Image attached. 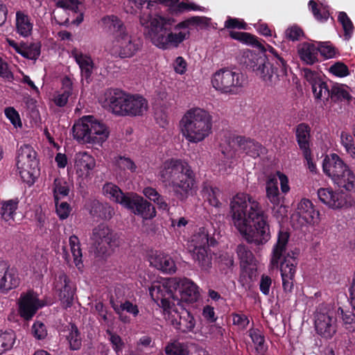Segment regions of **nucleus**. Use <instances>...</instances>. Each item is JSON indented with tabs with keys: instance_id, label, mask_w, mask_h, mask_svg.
I'll return each mask as SVG.
<instances>
[{
	"instance_id": "42",
	"label": "nucleus",
	"mask_w": 355,
	"mask_h": 355,
	"mask_svg": "<svg viewBox=\"0 0 355 355\" xmlns=\"http://www.w3.org/2000/svg\"><path fill=\"white\" fill-rule=\"evenodd\" d=\"M69 245L72 256L73 257V262L78 269H80L83 266V252L80 248V242L79 239L75 234L71 235L69 239Z\"/></svg>"
},
{
	"instance_id": "56",
	"label": "nucleus",
	"mask_w": 355,
	"mask_h": 355,
	"mask_svg": "<svg viewBox=\"0 0 355 355\" xmlns=\"http://www.w3.org/2000/svg\"><path fill=\"white\" fill-rule=\"evenodd\" d=\"M219 269L222 273L227 275L229 272H232L234 261L232 254L229 253L222 254L219 257Z\"/></svg>"
},
{
	"instance_id": "40",
	"label": "nucleus",
	"mask_w": 355,
	"mask_h": 355,
	"mask_svg": "<svg viewBox=\"0 0 355 355\" xmlns=\"http://www.w3.org/2000/svg\"><path fill=\"white\" fill-rule=\"evenodd\" d=\"M266 198L273 205L278 206L280 204L278 182L275 178H270L266 184Z\"/></svg>"
},
{
	"instance_id": "47",
	"label": "nucleus",
	"mask_w": 355,
	"mask_h": 355,
	"mask_svg": "<svg viewBox=\"0 0 355 355\" xmlns=\"http://www.w3.org/2000/svg\"><path fill=\"white\" fill-rule=\"evenodd\" d=\"M69 191V184L63 178H57L54 180L53 184L54 201H59L61 198L67 196Z\"/></svg>"
},
{
	"instance_id": "55",
	"label": "nucleus",
	"mask_w": 355,
	"mask_h": 355,
	"mask_svg": "<svg viewBox=\"0 0 355 355\" xmlns=\"http://www.w3.org/2000/svg\"><path fill=\"white\" fill-rule=\"evenodd\" d=\"M337 313L341 315L345 328L350 331H355V314L349 311H344L341 307L338 309Z\"/></svg>"
},
{
	"instance_id": "54",
	"label": "nucleus",
	"mask_w": 355,
	"mask_h": 355,
	"mask_svg": "<svg viewBox=\"0 0 355 355\" xmlns=\"http://www.w3.org/2000/svg\"><path fill=\"white\" fill-rule=\"evenodd\" d=\"M340 140L347 153L355 158V144L353 136L349 132L343 131L340 134Z\"/></svg>"
},
{
	"instance_id": "3",
	"label": "nucleus",
	"mask_w": 355,
	"mask_h": 355,
	"mask_svg": "<svg viewBox=\"0 0 355 355\" xmlns=\"http://www.w3.org/2000/svg\"><path fill=\"white\" fill-rule=\"evenodd\" d=\"M159 180L172 188L174 197L184 202L196 187V173L189 164L182 159L170 158L160 166Z\"/></svg>"
},
{
	"instance_id": "2",
	"label": "nucleus",
	"mask_w": 355,
	"mask_h": 355,
	"mask_svg": "<svg viewBox=\"0 0 355 355\" xmlns=\"http://www.w3.org/2000/svg\"><path fill=\"white\" fill-rule=\"evenodd\" d=\"M203 17L196 16L176 23L170 17L159 15H148L147 19L140 17L142 26L148 28V35L153 43L162 49L177 48L190 37L189 26L200 24Z\"/></svg>"
},
{
	"instance_id": "28",
	"label": "nucleus",
	"mask_w": 355,
	"mask_h": 355,
	"mask_svg": "<svg viewBox=\"0 0 355 355\" xmlns=\"http://www.w3.org/2000/svg\"><path fill=\"white\" fill-rule=\"evenodd\" d=\"M102 193L106 198L111 201L121 205L125 207L126 202L131 193H125L115 184L112 182H106L102 188Z\"/></svg>"
},
{
	"instance_id": "63",
	"label": "nucleus",
	"mask_w": 355,
	"mask_h": 355,
	"mask_svg": "<svg viewBox=\"0 0 355 355\" xmlns=\"http://www.w3.org/2000/svg\"><path fill=\"white\" fill-rule=\"evenodd\" d=\"M33 336L37 340H42L47 336L45 324L40 321L33 323L31 329Z\"/></svg>"
},
{
	"instance_id": "34",
	"label": "nucleus",
	"mask_w": 355,
	"mask_h": 355,
	"mask_svg": "<svg viewBox=\"0 0 355 355\" xmlns=\"http://www.w3.org/2000/svg\"><path fill=\"white\" fill-rule=\"evenodd\" d=\"M55 5L58 8L70 10L78 14L73 20V24L78 25L83 22L84 19L83 4L79 0H57Z\"/></svg>"
},
{
	"instance_id": "45",
	"label": "nucleus",
	"mask_w": 355,
	"mask_h": 355,
	"mask_svg": "<svg viewBox=\"0 0 355 355\" xmlns=\"http://www.w3.org/2000/svg\"><path fill=\"white\" fill-rule=\"evenodd\" d=\"M94 214L103 220H109L114 215V209L109 203L96 202L92 207Z\"/></svg>"
},
{
	"instance_id": "36",
	"label": "nucleus",
	"mask_w": 355,
	"mask_h": 355,
	"mask_svg": "<svg viewBox=\"0 0 355 355\" xmlns=\"http://www.w3.org/2000/svg\"><path fill=\"white\" fill-rule=\"evenodd\" d=\"M191 242L193 249L209 248L216 244V240L214 237H210L205 229L194 234Z\"/></svg>"
},
{
	"instance_id": "16",
	"label": "nucleus",
	"mask_w": 355,
	"mask_h": 355,
	"mask_svg": "<svg viewBox=\"0 0 355 355\" xmlns=\"http://www.w3.org/2000/svg\"><path fill=\"white\" fill-rule=\"evenodd\" d=\"M124 207L144 220H150L156 216L154 205L136 193H131Z\"/></svg>"
},
{
	"instance_id": "6",
	"label": "nucleus",
	"mask_w": 355,
	"mask_h": 355,
	"mask_svg": "<svg viewBox=\"0 0 355 355\" xmlns=\"http://www.w3.org/2000/svg\"><path fill=\"white\" fill-rule=\"evenodd\" d=\"M260 51L244 50L239 59L241 64L248 71H252L266 85L272 87H282L285 67L277 70L268 64V58L266 54L265 46L259 48Z\"/></svg>"
},
{
	"instance_id": "48",
	"label": "nucleus",
	"mask_w": 355,
	"mask_h": 355,
	"mask_svg": "<svg viewBox=\"0 0 355 355\" xmlns=\"http://www.w3.org/2000/svg\"><path fill=\"white\" fill-rule=\"evenodd\" d=\"M249 336L255 345V349L258 353L265 352L268 347L265 345V336L263 332L256 328H251L249 331Z\"/></svg>"
},
{
	"instance_id": "62",
	"label": "nucleus",
	"mask_w": 355,
	"mask_h": 355,
	"mask_svg": "<svg viewBox=\"0 0 355 355\" xmlns=\"http://www.w3.org/2000/svg\"><path fill=\"white\" fill-rule=\"evenodd\" d=\"M55 205V211L60 220L67 219L71 211V207L67 202H59V201H54Z\"/></svg>"
},
{
	"instance_id": "5",
	"label": "nucleus",
	"mask_w": 355,
	"mask_h": 355,
	"mask_svg": "<svg viewBox=\"0 0 355 355\" xmlns=\"http://www.w3.org/2000/svg\"><path fill=\"white\" fill-rule=\"evenodd\" d=\"M289 238L290 234L288 232L279 231L277 240L273 245L270 258L272 268H279L282 288L286 293L293 292L298 264L297 258L300 255V250L297 248L286 253Z\"/></svg>"
},
{
	"instance_id": "4",
	"label": "nucleus",
	"mask_w": 355,
	"mask_h": 355,
	"mask_svg": "<svg viewBox=\"0 0 355 355\" xmlns=\"http://www.w3.org/2000/svg\"><path fill=\"white\" fill-rule=\"evenodd\" d=\"M152 299L164 311H177L175 305L181 302H196L199 297L198 286L189 279L182 281L181 286L174 279H169L164 284L153 285L150 288Z\"/></svg>"
},
{
	"instance_id": "32",
	"label": "nucleus",
	"mask_w": 355,
	"mask_h": 355,
	"mask_svg": "<svg viewBox=\"0 0 355 355\" xmlns=\"http://www.w3.org/2000/svg\"><path fill=\"white\" fill-rule=\"evenodd\" d=\"M73 83L71 79L66 76L62 79L60 92L54 97V103L58 107H64L67 105L69 96L72 94Z\"/></svg>"
},
{
	"instance_id": "8",
	"label": "nucleus",
	"mask_w": 355,
	"mask_h": 355,
	"mask_svg": "<svg viewBox=\"0 0 355 355\" xmlns=\"http://www.w3.org/2000/svg\"><path fill=\"white\" fill-rule=\"evenodd\" d=\"M109 28L112 33V54L121 58L134 56L142 47V40L136 36L129 35L121 19L116 16L108 17Z\"/></svg>"
},
{
	"instance_id": "20",
	"label": "nucleus",
	"mask_w": 355,
	"mask_h": 355,
	"mask_svg": "<svg viewBox=\"0 0 355 355\" xmlns=\"http://www.w3.org/2000/svg\"><path fill=\"white\" fill-rule=\"evenodd\" d=\"M334 191L331 188H320L318 190L319 200L332 209H339L347 204V200L345 193Z\"/></svg>"
},
{
	"instance_id": "60",
	"label": "nucleus",
	"mask_w": 355,
	"mask_h": 355,
	"mask_svg": "<svg viewBox=\"0 0 355 355\" xmlns=\"http://www.w3.org/2000/svg\"><path fill=\"white\" fill-rule=\"evenodd\" d=\"M115 164L121 170H130L132 172L135 171L137 166L135 162L129 157L119 156L116 158Z\"/></svg>"
},
{
	"instance_id": "49",
	"label": "nucleus",
	"mask_w": 355,
	"mask_h": 355,
	"mask_svg": "<svg viewBox=\"0 0 355 355\" xmlns=\"http://www.w3.org/2000/svg\"><path fill=\"white\" fill-rule=\"evenodd\" d=\"M15 339V334L12 330L6 331L0 334V355L12 348Z\"/></svg>"
},
{
	"instance_id": "31",
	"label": "nucleus",
	"mask_w": 355,
	"mask_h": 355,
	"mask_svg": "<svg viewBox=\"0 0 355 355\" xmlns=\"http://www.w3.org/2000/svg\"><path fill=\"white\" fill-rule=\"evenodd\" d=\"M320 49L316 44L304 42L298 48V54L300 59L307 64L312 65L318 62Z\"/></svg>"
},
{
	"instance_id": "58",
	"label": "nucleus",
	"mask_w": 355,
	"mask_h": 355,
	"mask_svg": "<svg viewBox=\"0 0 355 355\" xmlns=\"http://www.w3.org/2000/svg\"><path fill=\"white\" fill-rule=\"evenodd\" d=\"M106 334L109 336V340L112 345V349L117 355H119V354L122 352L125 345L122 338L120 337V336L116 333H114L109 329L106 330Z\"/></svg>"
},
{
	"instance_id": "44",
	"label": "nucleus",
	"mask_w": 355,
	"mask_h": 355,
	"mask_svg": "<svg viewBox=\"0 0 355 355\" xmlns=\"http://www.w3.org/2000/svg\"><path fill=\"white\" fill-rule=\"evenodd\" d=\"M166 355H189L188 345L175 340L168 342L164 347Z\"/></svg>"
},
{
	"instance_id": "59",
	"label": "nucleus",
	"mask_w": 355,
	"mask_h": 355,
	"mask_svg": "<svg viewBox=\"0 0 355 355\" xmlns=\"http://www.w3.org/2000/svg\"><path fill=\"white\" fill-rule=\"evenodd\" d=\"M317 48L320 49L319 54L325 59L333 58L336 55V49L329 42H318Z\"/></svg>"
},
{
	"instance_id": "29",
	"label": "nucleus",
	"mask_w": 355,
	"mask_h": 355,
	"mask_svg": "<svg viewBox=\"0 0 355 355\" xmlns=\"http://www.w3.org/2000/svg\"><path fill=\"white\" fill-rule=\"evenodd\" d=\"M127 116H141L148 110V101L139 95H128Z\"/></svg>"
},
{
	"instance_id": "17",
	"label": "nucleus",
	"mask_w": 355,
	"mask_h": 355,
	"mask_svg": "<svg viewBox=\"0 0 355 355\" xmlns=\"http://www.w3.org/2000/svg\"><path fill=\"white\" fill-rule=\"evenodd\" d=\"M54 285L59 300L64 308L71 307L73 302L76 288L69 277L64 272H60L55 279Z\"/></svg>"
},
{
	"instance_id": "30",
	"label": "nucleus",
	"mask_w": 355,
	"mask_h": 355,
	"mask_svg": "<svg viewBox=\"0 0 355 355\" xmlns=\"http://www.w3.org/2000/svg\"><path fill=\"white\" fill-rule=\"evenodd\" d=\"M96 166L94 158L86 152L76 155L75 159V168L80 175H88L89 172Z\"/></svg>"
},
{
	"instance_id": "39",
	"label": "nucleus",
	"mask_w": 355,
	"mask_h": 355,
	"mask_svg": "<svg viewBox=\"0 0 355 355\" xmlns=\"http://www.w3.org/2000/svg\"><path fill=\"white\" fill-rule=\"evenodd\" d=\"M66 328L69 331L66 338L69 344L70 349L73 351L80 349L82 346V338L77 326L74 323H70Z\"/></svg>"
},
{
	"instance_id": "57",
	"label": "nucleus",
	"mask_w": 355,
	"mask_h": 355,
	"mask_svg": "<svg viewBox=\"0 0 355 355\" xmlns=\"http://www.w3.org/2000/svg\"><path fill=\"white\" fill-rule=\"evenodd\" d=\"M41 53V44L40 43H30L25 42L24 55V58L28 60H36Z\"/></svg>"
},
{
	"instance_id": "24",
	"label": "nucleus",
	"mask_w": 355,
	"mask_h": 355,
	"mask_svg": "<svg viewBox=\"0 0 355 355\" xmlns=\"http://www.w3.org/2000/svg\"><path fill=\"white\" fill-rule=\"evenodd\" d=\"M33 21L31 16L23 10L15 14V31L20 37H28L32 34Z\"/></svg>"
},
{
	"instance_id": "14",
	"label": "nucleus",
	"mask_w": 355,
	"mask_h": 355,
	"mask_svg": "<svg viewBox=\"0 0 355 355\" xmlns=\"http://www.w3.org/2000/svg\"><path fill=\"white\" fill-rule=\"evenodd\" d=\"M36 155L35 150L28 144H24L17 150L16 165L21 178L27 183L30 180H25L26 175H33L35 170L38 168Z\"/></svg>"
},
{
	"instance_id": "46",
	"label": "nucleus",
	"mask_w": 355,
	"mask_h": 355,
	"mask_svg": "<svg viewBox=\"0 0 355 355\" xmlns=\"http://www.w3.org/2000/svg\"><path fill=\"white\" fill-rule=\"evenodd\" d=\"M110 303L116 314H119L123 311L132 314L134 317H136L139 314L138 306L136 304H133L129 300H125L123 302H121L120 304H118L112 297L110 300Z\"/></svg>"
},
{
	"instance_id": "64",
	"label": "nucleus",
	"mask_w": 355,
	"mask_h": 355,
	"mask_svg": "<svg viewBox=\"0 0 355 355\" xmlns=\"http://www.w3.org/2000/svg\"><path fill=\"white\" fill-rule=\"evenodd\" d=\"M231 316L232 318L233 324L237 326L241 329H246L250 323L248 316L241 312L232 313Z\"/></svg>"
},
{
	"instance_id": "22",
	"label": "nucleus",
	"mask_w": 355,
	"mask_h": 355,
	"mask_svg": "<svg viewBox=\"0 0 355 355\" xmlns=\"http://www.w3.org/2000/svg\"><path fill=\"white\" fill-rule=\"evenodd\" d=\"M128 95L121 90L116 89L106 98V101L111 112L119 116H127Z\"/></svg>"
},
{
	"instance_id": "33",
	"label": "nucleus",
	"mask_w": 355,
	"mask_h": 355,
	"mask_svg": "<svg viewBox=\"0 0 355 355\" xmlns=\"http://www.w3.org/2000/svg\"><path fill=\"white\" fill-rule=\"evenodd\" d=\"M173 324L176 329L182 333L192 331L196 325V321L193 315L187 310H182L180 313L179 320H174Z\"/></svg>"
},
{
	"instance_id": "18",
	"label": "nucleus",
	"mask_w": 355,
	"mask_h": 355,
	"mask_svg": "<svg viewBox=\"0 0 355 355\" xmlns=\"http://www.w3.org/2000/svg\"><path fill=\"white\" fill-rule=\"evenodd\" d=\"M42 306L38 295L33 291H28L21 294L19 300V315L25 320H30Z\"/></svg>"
},
{
	"instance_id": "19",
	"label": "nucleus",
	"mask_w": 355,
	"mask_h": 355,
	"mask_svg": "<svg viewBox=\"0 0 355 355\" xmlns=\"http://www.w3.org/2000/svg\"><path fill=\"white\" fill-rule=\"evenodd\" d=\"M20 283L17 271L10 268L3 261H0V292L7 293L17 288Z\"/></svg>"
},
{
	"instance_id": "26",
	"label": "nucleus",
	"mask_w": 355,
	"mask_h": 355,
	"mask_svg": "<svg viewBox=\"0 0 355 355\" xmlns=\"http://www.w3.org/2000/svg\"><path fill=\"white\" fill-rule=\"evenodd\" d=\"M150 264L164 273L173 274L176 271L174 260L168 255L157 252L150 258Z\"/></svg>"
},
{
	"instance_id": "10",
	"label": "nucleus",
	"mask_w": 355,
	"mask_h": 355,
	"mask_svg": "<svg viewBox=\"0 0 355 355\" xmlns=\"http://www.w3.org/2000/svg\"><path fill=\"white\" fill-rule=\"evenodd\" d=\"M303 72L305 80L311 86L315 100H322L324 103L329 98L334 102L352 100V96L343 85H336L329 89L327 83L317 72L308 68L304 69Z\"/></svg>"
},
{
	"instance_id": "21",
	"label": "nucleus",
	"mask_w": 355,
	"mask_h": 355,
	"mask_svg": "<svg viewBox=\"0 0 355 355\" xmlns=\"http://www.w3.org/2000/svg\"><path fill=\"white\" fill-rule=\"evenodd\" d=\"M297 214L302 223L314 224L318 221L319 211L315 209L313 202L306 198H303L298 203L297 207Z\"/></svg>"
},
{
	"instance_id": "7",
	"label": "nucleus",
	"mask_w": 355,
	"mask_h": 355,
	"mask_svg": "<svg viewBox=\"0 0 355 355\" xmlns=\"http://www.w3.org/2000/svg\"><path fill=\"white\" fill-rule=\"evenodd\" d=\"M180 125L185 138L191 143H198L211 133V116L203 109H190L181 119Z\"/></svg>"
},
{
	"instance_id": "25",
	"label": "nucleus",
	"mask_w": 355,
	"mask_h": 355,
	"mask_svg": "<svg viewBox=\"0 0 355 355\" xmlns=\"http://www.w3.org/2000/svg\"><path fill=\"white\" fill-rule=\"evenodd\" d=\"M311 128L309 124L306 123H300L298 124L295 130V139L298 145L299 149L302 153H305L311 150Z\"/></svg>"
},
{
	"instance_id": "35",
	"label": "nucleus",
	"mask_w": 355,
	"mask_h": 355,
	"mask_svg": "<svg viewBox=\"0 0 355 355\" xmlns=\"http://www.w3.org/2000/svg\"><path fill=\"white\" fill-rule=\"evenodd\" d=\"M267 47L268 49L265 48V49L271 53L269 57L268 56V64L272 65L273 68H276L277 71L285 67V71H284V73L283 75V81L285 83L288 80V71L290 67L284 58L273 47L270 45H267Z\"/></svg>"
},
{
	"instance_id": "1",
	"label": "nucleus",
	"mask_w": 355,
	"mask_h": 355,
	"mask_svg": "<svg viewBox=\"0 0 355 355\" xmlns=\"http://www.w3.org/2000/svg\"><path fill=\"white\" fill-rule=\"evenodd\" d=\"M231 222L248 243L262 245L270 239L268 217L250 195L239 193L230 203Z\"/></svg>"
},
{
	"instance_id": "38",
	"label": "nucleus",
	"mask_w": 355,
	"mask_h": 355,
	"mask_svg": "<svg viewBox=\"0 0 355 355\" xmlns=\"http://www.w3.org/2000/svg\"><path fill=\"white\" fill-rule=\"evenodd\" d=\"M230 36L244 44L263 49V45L259 41L258 37L250 33L231 31Z\"/></svg>"
},
{
	"instance_id": "52",
	"label": "nucleus",
	"mask_w": 355,
	"mask_h": 355,
	"mask_svg": "<svg viewBox=\"0 0 355 355\" xmlns=\"http://www.w3.org/2000/svg\"><path fill=\"white\" fill-rule=\"evenodd\" d=\"M338 21L341 24L343 31L345 39L349 40L354 33V24L345 12H340L338 15Z\"/></svg>"
},
{
	"instance_id": "37",
	"label": "nucleus",
	"mask_w": 355,
	"mask_h": 355,
	"mask_svg": "<svg viewBox=\"0 0 355 355\" xmlns=\"http://www.w3.org/2000/svg\"><path fill=\"white\" fill-rule=\"evenodd\" d=\"M202 193L211 206L216 208L221 207L222 202L219 200L221 191L218 187L209 184H204Z\"/></svg>"
},
{
	"instance_id": "27",
	"label": "nucleus",
	"mask_w": 355,
	"mask_h": 355,
	"mask_svg": "<svg viewBox=\"0 0 355 355\" xmlns=\"http://www.w3.org/2000/svg\"><path fill=\"white\" fill-rule=\"evenodd\" d=\"M236 141L241 150L247 155L253 158H257L263 153L265 148L259 142L250 138H246L243 136H237Z\"/></svg>"
},
{
	"instance_id": "15",
	"label": "nucleus",
	"mask_w": 355,
	"mask_h": 355,
	"mask_svg": "<svg viewBox=\"0 0 355 355\" xmlns=\"http://www.w3.org/2000/svg\"><path fill=\"white\" fill-rule=\"evenodd\" d=\"M315 329L321 337L331 338L337 331L336 319L332 311L320 309L315 315Z\"/></svg>"
},
{
	"instance_id": "23",
	"label": "nucleus",
	"mask_w": 355,
	"mask_h": 355,
	"mask_svg": "<svg viewBox=\"0 0 355 355\" xmlns=\"http://www.w3.org/2000/svg\"><path fill=\"white\" fill-rule=\"evenodd\" d=\"M71 54L79 66L82 79L85 80L87 83H89L92 80V73L94 68V63L91 56L77 50H73Z\"/></svg>"
},
{
	"instance_id": "41",
	"label": "nucleus",
	"mask_w": 355,
	"mask_h": 355,
	"mask_svg": "<svg viewBox=\"0 0 355 355\" xmlns=\"http://www.w3.org/2000/svg\"><path fill=\"white\" fill-rule=\"evenodd\" d=\"M209 248H198L193 250V257L196 262L203 270H208L211 268V256L208 254Z\"/></svg>"
},
{
	"instance_id": "50",
	"label": "nucleus",
	"mask_w": 355,
	"mask_h": 355,
	"mask_svg": "<svg viewBox=\"0 0 355 355\" xmlns=\"http://www.w3.org/2000/svg\"><path fill=\"white\" fill-rule=\"evenodd\" d=\"M236 254L240 259L241 266H247L253 263L254 257L252 251L245 244H239L236 247Z\"/></svg>"
},
{
	"instance_id": "53",
	"label": "nucleus",
	"mask_w": 355,
	"mask_h": 355,
	"mask_svg": "<svg viewBox=\"0 0 355 355\" xmlns=\"http://www.w3.org/2000/svg\"><path fill=\"white\" fill-rule=\"evenodd\" d=\"M308 5L316 20L322 23L327 21L329 17V12L326 8H319L314 0H310Z\"/></svg>"
},
{
	"instance_id": "51",
	"label": "nucleus",
	"mask_w": 355,
	"mask_h": 355,
	"mask_svg": "<svg viewBox=\"0 0 355 355\" xmlns=\"http://www.w3.org/2000/svg\"><path fill=\"white\" fill-rule=\"evenodd\" d=\"M146 4L148 9L152 6L151 1L146 0H127L124 3V9L127 13L135 15L141 11Z\"/></svg>"
},
{
	"instance_id": "13",
	"label": "nucleus",
	"mask_w": 355,
	"mask_h": 355,
	"mask_svg": "<svg viewBox=\"0 0 355 355\" xmlns=\"http://www.w3.org/2000/svg\"><path fill=\"white\" fill-rule=\"evenodd\" d=\"M90 239L98 256H106L110 249L119 245L116 234L104 223H101L93 229Z\"/></svg>"
},
{
	"instance_id": "11",
	"label": "nucleus",
	"mask_w": 355,
	"mask_h": 355,
	"mask_svg": "<svg viewBox=\"0 0 355 355\" xmlns=\"http://www.w3.org/2000/svg\"><path fill=\"white\" fill-rule=\"evenodd\" d=\"M72 132L73 137L83 143L101 144L109 136L105 124L90 115L83 116L80 121L76 123Z\"/></svg>"
},
{
	"instance_id": "12",
	"label": "nucleus",
	"mask_w": 355,
	"mask_h": 355,
	"mask_svg": "<svg viewBox=\"0 0 355 355\" xmlns=\"http://www.w3.org/2000/svg\"><path fill=\"white\" fill-rule=\"evenodd\" d=\"M245 78L242 73L228 68L216 71L211 77L213 87L221 94H237L244 86Z\"/></svg>"
},
{
	"instance_id": "43",
	"label": "nucleus",
	"mask_w": 355,
	"mask_h": 355,
	"mask_svg": "<svg viewBox=\"0 0 355 355\" xmlns=\"http://www.w3.org/2000/svg\"><path fill=\"white\" fill-rule=\"evenodd\" d=\"M19 204L18 199H11L2 202L0 214L5 221L14 220Z\"/></svg>"
},
{
	"instance_id": "9",
	"label": "nucleus",
	"mask_w": 355,
	"mask_h": 355,
	"mask_svg": "<svg viewBox=\"0 0 355 355\" xmlns=\"http://www.w3.org/2000/svg\"><path fill=\"white\" fill-rule=\"evenodd\" d=\"M322 170L340 189L355 193V174L337 154L325 157Z\"/></svg>"
},
{
	"instance_id": "61",
	"label": "nucleus",
	"mask_w": 355,
	"mask_h": 355,
	"mask_svg": "<svg viewBox=\"0 0 355 355\" xmlns=\"http://www.w3.org/2000/svg\"><path fill=\"white\" fill-rule=\"evenodd\" d=\"M329 72L337 77L343 78L349 74L348 67L343 62H337L329 68Z\"/></svg>"
}]
</instances>
